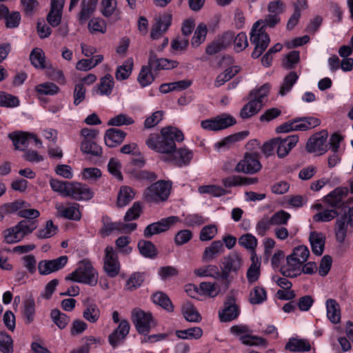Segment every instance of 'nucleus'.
Returning <instances> with one entry per match:
<instances>
[{"label":"nucleus","instance_id":"f257e3e1","mask_svg":"<svg viewBox=\"0 0 353 353\" xmlns=\"http://www.w3.org/2000/svg\"><path fill=\"white\" fill-rule=\"evenodd\" d=\"M184 135L180 130L168 126L161 129L160 134H150L145 140L146 145L151 150L162 154L170 156L176 150V143L182 142Z\"/></svg>","mask_w":353,"mask_h":353},{"label":"nucleus","instance_id":"f03ea898","mask_svg":"<svg viewBox=\"0 0 353 353\" xmlns=\"http://www.w3.org/2000/svg\"><path fill=\"white\" fill-rule=\"evenodd\" d=\"M65 279L94 286L97 283L98 274L90 261L83 260L79 263L78 268L66 276Z\"/></svg>","mask_w":353,"mask_h":353},{"label":"nucleus","instance_id":"7ed1b4c3","mask_svg":"<svg viewBox=\"0 0 353 353\" xmlns=\"http://www.w3.org/2000/svg\"><path fill=\"white\" fill-rule=\"evenodd\" d=\"M243 265V259L237 252H231L222 258L220 261L221 279L226 282L227 288L230 283L236 276Z\"/></svg>","mask_w":353,"mask_h":353},{"label":"nucleus","instance_id":"20e7f679","mask_svg":"<svg viewBox=\"0 0 353 353\" xmlns=\"http://www.w3.org/2000/svg\"><path fill=\"white\" fill-rule=\"evenodd\" d=\"M171 190V183L163 180L158 181L147 188L143 193L144 199L149 203H158L168 199Z\"/></svg>","mask_w":353,"mask_h":353},{"label":"nucleus","instance_id":"39448f33","mask_svg":"<svg viewBox=\"0 0 353 353\" xmlns=\"http://www.w3.org/2000/svg\"><path fill=\"white\" fill-rule=\"evenodd\" d=\"M260 21L255 22L250 32V41L254 45V49L252 52V57L259 58L268 48L270 39L265 32L264 27H259Z\"/></svg>","mask_w":353,"mask_h":353},{"label":"nucleus","instance_id":"423d86ee","mask_svg":"<svg viewBox=\"0 0 353 353\" xmlns=\"http://www.w3.org/2000/svg\"><path fill=\"white\" fill-rule=\"evenodd\" d=\"M34 225L26 221H19L16 225L6 229L3 233L4 241L8 244L17 243L34 231Z\"/></svg>","mask_w":353,"mask_h":353},{"label":"nucleus","instance_id":"0eeeda50","mask_svg":"<svg viewBox=\"0 0 353 353\" xmlns=\"http://www.w3.org/2000/svg\"><path fill=\"white\" fill-rule=\"evenodd\" d=\"M132 321L140 334L149 333L150 330L157 325L150 312H145L139 308L132 311Z\"/></svg>","mask_w":353,"mask_h":353},{"label":"nucleus","instance_id":"6e6552de","mask_svg":"<svg viewBox=\"0 0 353 353\" xmlns=\"http://www.w3.org/2000/svg\"><path fill=\"white\" fill-rule=\"evenodd\" d=\"M261 167L259 154L247 152L245 154L243 159L236 164L235 171L252 174L258 172Z\"/></svg>","mask_w":353,"mask_h":353},{"label":"nucleus","instance_id":"1a4fd4ad","mask_svg":"<svg viewBox=\"0 0 353 353\" xmlns=\"http://www.w3.org/2000/svg\"><path fill=\"white\" fill-rule=\"evenodd\" d=\"M236 123L235 118L228 114L216 116L214 119L205 120L201 122V127L208 130H221L234 125Z\"/></svg>","mask_w":353,"mask_h":353},{"label":"nucleus","instance_id":"9d476101","mask_svg":"<svg viewBox=\"0 0 353 353\" xmlns=\"http://www.w3.org/2000/svg\"><path fill=\"white\" fill-rule=\"evenodd\" d=\"M349 193L347 187H338L324 196L323 199L331 208H345L348 205L345 199Z\"/></svg>","mask_w":353,"mask_h":353},{"label":"nucleus","instance_id":"9b49d317","mask_svg":"<svg viewBox=\"0 0 353 353\" xmlns=\"http://www.w3.org/2000/svg\"><path fill=\"white\" fill-rule=\"evenodd\" d=\"M103 269L110 277H115L120 271V264L118 256L112 246L105 249Z\"/></svg>","mask_w":353,"mask_h":353},{"label":"nucleus","instance_id":"f8f14e48","mask_svg":"<svg viewBox=\"0 0 353 353\" xmlns=\"http://www.w3.org/2000/svg\"><path fill=\"white\" fill-rule=\"evenodd\" d=\"M179 221V218L176 216L163 219L158 222L148 225L143 231V235L145 238H150L154 234L167 231L170 228V225H174Z\"/></svg>","mask_w":353,"mask_h":353},{"label":"nucleus","instance_id":"ddd939ff","mask_svg":"<svg viewBox=\"0 0 353 353\" xmlns=\"http://www.w3.org/2000/svg\"><path fill=\"white\" fill-rule=\"evenodd\" d=\"M193 157L192 150L186 148H176L174 152L170 156L161 157V159L165 162L172 163L175 165L181 167L190 163Z\"/></svg>","mask_w":353,"mask_h":353},{"label":"nucleus","instance_id":"4468645a","mask_svg":"<svg viewBox=\"0 0 353 353\" xmlns=\"http://www.w3.org/2000/svg\"><path fill=\"white\" fill-rule=\"evenodd\" d=\"M67 256H61L52 260H43L38 263V270L41 275H48L62 269L68 263Z\"/></svg>","mask_w":353,"mask_h":353},{"label":"nucleus","instance_id":"2eb2a0df","mask_svg":"<svg viewBox=\"0 0 353 353\" xmlns=\"http://www.w3.org/2000/svg\"><path fill=\"white\" fill-rule=\"evenodd\" d=\"M239 308L236 304L235 298L232 295L227 297L223 307L219 312V319L221 322H229L236 319L239 315Z\"/></svg>","mask_w":353,"mask_h":353},{"label":"nucleus","instance_id":"dca6fc26","mask_svg":"<svg viewBox=\"0 0 353 353\" xmlns=\"http://www.w3.org/2000/svg\"><path fill=\"white\" fill-rule=\"evenodd\" d=\"M172 17L170 13H163L155 19L153 24L150 37L152 39H159L165 34L172 24Z\"/></svg>","mask_w":353,"mask_h":353},{"label":"nucleus","instance_id":"f3484780","mask_svg":"<svg viewBox=\"0 0 353 353\" xmlns=\"http://www.w3.org/2000/svg\"><path fill=\"white\" fill-rule=\"evenodd\" d=\"M292 131H307L319 126L321 121L313 117H296L288 121Z\"/></svg>","mask_w":353,"mask_h":353},{"label":"nucleus","instance_id":"a211bd4d","mask_svg":"<svg viewBox=\"0 0 353 353\" xmlns=\"http://www.w3.org/2000/svg\"><path fill=\"white\" fill-rule=\"evenodd\" d=\"M68 185V196L78 201L90 200L92 198L93 192L87 185L79 182H70Z\"/></svg>","mask_w":353,"mask_h":353},{"label":"nucleus","instance_id":"6ab92c4d","mask_svg":"<svg viewBox=\"0 0 353 353\" xmlns=\"http://www.w3.org/2000/svg\"><path fill=\"white\" fill-rule=\"evenodd\" d=\"M327 134L324 132L316 134L311 137L306 144V150L308 152H316L319 155L324 154L327 151L325 145Z\"/></svg>","mask_w":353,"mask_h":353},{"label":"nucleus","instance_id":"aec40b11","mask_svg":"<svg viewBox=\"0 0 353 353\" xmlns=\"http://www.w3.org/2000/svg\"><path fill=\"white\" fill-rule=\"evenodd\" d=\"M130 329V325L129 322L125 319L121 320L117 328L108 336V341L111 346L116 347L123 343L128 334Z\"/></svg>","mask_w":353,"mask_h":353},{"label":"nucleus","instance_id":"412c9836","mask_svg":"<svg viewBox=\"0 0 353 353\" xmlns=\"http://www.w3.org/2000/svg\"><path fill=\"white\" fill-rule=\"evenodd\" d=\"M299 141L298 135L288 136L285 139L275 138L276 153L279 158H283L288 154L290 150Z\"/></svg>","mask_w":353,"mask_h":353},{"label":"nucleus","instance_id":"4be33fe9","mask_svg":"<svg viewBox=\"0 0 353 353\" xmlns=\"http://www.w3.org/2000/svg\"><path fill=\"white\" fill-rule=\"evenodd\" d=\"M304 263L295 257L289 255L286 258V264L281 267V272L285 277H296L301 274L302 265Z\"/></svg>","mask_w":353,"mask_h":353},{"label":"nucleus","instance_id":"5701e85b","mask_svg":"<svg viewBox=\"0 0 353 353\" xmlns=\"http://www.w3.org/2000/svg\"><path fill=\"white\" fill-rule=\"evenodd\" d=\"M126 133L117 128H110L104 135L105 145L109 148H114L120 145L124 140Z\"/></svg>","mask_w":353,"mask_h":353},{"label":"nucleus","instance_id":"b1692460","mask_svg":"<svg viewBox=\"0 0 353 353\" xmlns=\"http://www.w3.org/2000/svg\"><path fill=\"white\" fill-rule=\"evenodd\" d=\"M55 208L61 217L74 221L81 219V212L77 203L65 207L62 203H58L55 205Z\"/></svg>","mask_w":353,"mask_h":353},{"label":"nucleus","instance_id":"393cba45","mask_svg":"<svg viewBox=\"0 0 353 353\" xmlns=\"http://www.w3.org/2000/svg\"><path fill=\"white\" fill-rule=\"evenodd\" d=\"M224 247L222 241H214L210 245L206 247L202 255V260L205 262H209L214 260L217 256L223 254Z\"/></svg>","mask_w":353,"mask_h":353},{"label":"nucleus","instance_id":"a878e982","mask_svg":"<svg viewBox=\"0 0 353 353\" xmlns=\"http://www.w3.org/2000/svg\"><path fill=\"white\" fill-rule=\"evenodd\" d=\"M252 263L247 270L246 277L250 284L256 282L261 275V261L256 253H252Z\"/></svg>","mask_w":353,"mask_h":353},{"label":"nucleus","instance_id":"bb28decb","mask_svg":"<svg viewBox=\"0 0 353 353\" xmlns=\"http://www.w3.org/2000/svg\"><path fill=\"white\" fill-rule=\"evenodd\" d=\"M8 137L12 141L16 150L25 151L30 142V133L24 132H16L10 133Z\"/></svg>","mask_w":353,"mask_h":353},{"label":"nucleus","instance_id":"cd10ccee","mask_svg":"<svg viewBox=\"0 0 353 353\" xmlns=\"http://www.w3.org/2000/svg\"><path fill=\"white\" fill-rule=\"evenodd\" d=\"M327 317L334 324L341 321V307L335 299H328L325 302Z\"/></svg>","mask_w":353,"mask_h":353},{"label":"nucleus","instance_id":"c85d7f7f","mask_svg":"<svg viewBox=\"0 0 353 353\" xmlns=\"http://www.w3.org/2000/svg\"><path fill=\"white\" fill-rule=\"evenodd\" d=\"M348 225H350L347 214H345L336 221L334 232L336 239L339 243H343L347 236Z\"/></svg>","mask_w":353,"mask_h":353},{"label":"nucleus","instance_id":"c756f323","mask_svg":"<svg viewBox=\"0 0 353 353\" xmlns=\"http://www.w3.org/2000/svg\"><path fill=\"white\" fill-rule=\"evenodd\" d=\"M98 0H82L81 12L79 14V21L84 23L96 10Z\"/></svg>","mask_w":353,"mask_h":353},{"label":"nucleus","instance_id":"7c9ffc66","mask_svg":"<svg viewBox=\"0 0 353 353\" xmlns=\"http://www.w3.org/2000/svg\"><path fill=\"white\" fill-rule=\"evenodd\" d=\"M310 242L312 252L317 256H321L324 250V236L321 233L312 232L310 235Z\"/></svg>","mask_w":353,"mask_h":353},{"label":"nucleus","instance_id":"2f4dec72","mask_svg":"<svg viewBox=\"0 0 353 353\" xmlns=\"http://www.w3.org/2000/svg\"><path fill=\"white\" fill-rule=\"evenodd\" d=\"M262 107L263 103L260 100L253 98L242 108L240 112V116L243 119H248L258 113Z\"/></svg>","mask_w":353,"mask_h":353},{"label":"nucleus","instance_id":"473e14b6","mask_svg":"<svg viewBox=\"0 0 353 353\" xmlns=\"http://www.w3.org/2000/svg\"><path fill=\"white\" fill-rule=\"evenodd\" d=\"M194 274L200 277H212L214 279H221V273L219 268L215 265H203L194 270Z\"/></svg>","mask_w":353,"mask_h":353},{"label":"nucleus","instance_id":"72a5a7b5","mask_svg":"<svg viewBox=\"0 0 353 353\" xmlns=\"http://www.w3.org/2000/svg\"><path fill=\"white\" fill-rule=\"evenodd\" d=\"M19 217L23 218L21 221L30 223L34 225V230L38 227V221L37 219L40 216V212L36 209L21 208L17 213Z\"/></svg>","mask_w":353,"mask_h":353},{"label":"nucleus","instance_id":"f704fd0d","mask_svg":"<svg viewBox=\"0 0 353 353\" xmlns=\"http://www.w3.org/2000/svg\"><path fill=\"white\" fill-rule=\"evenodd\" d=\"M285 348L291 352H305L310 351L311 345L305 339H290Z\"/></svg>","mask_w":353,"mask_h":353},{"label":"nucleus","instance_id":"c9c22d12","mask_svg":"<svg viewBox=\"0 0 353 353\" xmlns=\"http://www.w3.org/2000/svg\"><path fill=\"white\" fill-rule=\"evenodd\" d=\"M248 134V132L246 131L240 132L238 133H235L231 135H229L225 137L221 141H219L215 143L214 146L217 149H220L221 148H228L233 143L239 141L246 137Z\"/></svg>","mask_w":353,"mask_h":353},{"label":"nucleus","instance_id":"e433bc0d","mask_svg":"<svg viewBox=\"0 0 353 353\" xmlns=\"http://www.w3.org/2000/svg\"><path fill=\"white\" fill-rule=\"evenodd\" d=\"M134 197L133 189L129 186H122L117 196V204L122 208L127 205Z\"/></svg>","mask_w":353,"mask_h":353},{"label":"nucleus","instance_id":"4c0bfd02","mask_svg":"<svg viewBox=\"0 0 353 353\" xmlns=\"http://www.w3.org/2000/svg\"><path fill=\"white\" fill-rule=\"evenodd\" d=\"M137 246L140 254L144 257L154 259L157 255V250L151 241L140 240Z\"/></svg>","mask_w":353,"mask_h":353},{"label":"nucleus","instance_id":"58836bf2","mask_svg":"<svg viewBox=\"0 0 353 353\" xmlns=\"http://www.w3.org/2000/svg\"><path fill=\"white\" fill-rule=\"evenodd\" d=\"M30 60L32 64L39 69L48 68V64L46 63V57L41 49L34 48L30 54Z\"/></svg>","mask_w":353,"mask_h":353},{"label":"nucleus","instance_id":"ea45409f","mask_svg":"<svg viewBox=\"0 0 353 353\" xmlns=\"http://www.w3.org/2000/svg\"><path fill=\"white\" fill-rule=\"evenodd\" d=\"M103 227L100 230V234L103 237L109 236L114 231H119L121 222H112L108 216L102 217Z\"/></svg>","mask_w":353,"mask_h":353},{"label":"nucleus","instance_id":"a19ab883","mask_svg":"<svg viewBox=\"0 0 353 353\" xmlns=\"http://www.w3.org/2000/svg\"><path fill=\"white\" fill-rule=\"evenodd\" d=\"M81 150L85 154L99 157L102 154V148L93 140H83Z\"/></svg>","mask_w":353,"mask_h":353},{"label":"nucleus","instance_id":"79ce46f5","mask_svg":"<svg viewBox=\"0 0 353 353\" xmlns=\"http://www.w3.org/2000/svg\"><path fill=\"white\" fill-rule=\"evenodd\" d=\"M184 318L190 322H199L201 316L194 306L190 303H185L182 307Z\"/></svg>","mask_w":353,"mask_h":353},{"label":"nucleus","instance_id":"37998d69","mask_svg":"<svg viewBox=\"0 0 353 353\" xmlns=\"http://www.w3.org/2000/svg\"><path fill=\"white\" fill-rule=\"evenodd\" d=\"M240 71V67L234 65L227 68L224 72L219 74L214 82L216 87H219L223 85L226 81L230 80Z\"/></svg>","mask_w":353,"mask_h":353},{"label":"nucleus","instance_id":"c03bdc74","mask_svg":"<svg viewBox=\"0 0 353 353\" xmlns=\"http://www.w3.org/2000/svg\"><path fill=\"white\" fill-rule=\"evenodd\" d=\"M133 59H128L123 65L119 66L115 73V77L117 80H125L128 79L133 68Z\"/></svg>","mask_w":353,"mask_h":353},{"label":"nucleus","instance_id":"a18cd8bd","mask_svg":"<svg viewBox=\"0 0 353 353\" xmlns=\"http://www.w3.org/2000/svg\"><path fill=\"white\" fill-rule=\"evenodd\" d=\"M23 312L26 323L30 324L33 322L35 314V303L32 296L24 301Z\"/></svg>","mask_w":353,"mask_h":353},{"label":"nucleus","instance_id":"49530a36","mask_svg":"<svg viewBox=\"0 0 353 353\" xmlns=\"http://www.w3.org/2000/svg\"><path fill=\"white\" fill-rule=\"evenodd\" d=\"M203 330L201 327H193L183 330L176 331L178 338L182 339H198L202 336Z\"/></svg>","mask_w":353,"mask_h":353},{"label":"nucleus","instance_id":"de8ad7c7","mask_svg":"<svg viewBox=\"0 0 353 353\" xmlns=\"http://www.w3.org/2000/svg\"><path fill=\"white\" fill-rule=\"evenodd\" d=\"M266 299L267 292L262 287L256 286L250 292L249 301L251 304H261Z\"/></svg>","mask_w":353,"mask_h":353},{"label":"nucleus","instance_id":"09e8293b","mask_svg":"<svg viewBox=\"0 0 353 353\" xmlns=\"http://www.w3.org/2000/svg\"><path fill=\"white\" fill-rule=\"evenodd\" d=\"M208 32L207 26L204 23L198 25L192 39L191 44L194 47H198L205 40Z\"/></svg>","mask_w":353,"mask_h":353},{"label":"nucleus","instance_id":"8fccbe9b","mask_svg":"<svg viewBox=\"0 0 353 353\" xmlns=\"http://www.w3.org/2000/svg\"><path fill=\"white\" fill-rule=\"evenodd\" d=\"M152 301L154 303L160 305L168 312L173 311V305L170 298L163 292H157L152 296Z\"/></svg>","mask_w":353,"mask_h":353},{"label":"nucleus","instance_id":"3c124183","mask_svg":"<svg viewBox=\"0 0 353 353\" xmlns=\"http://www.w3.org/2000/svg\"><path fill=\"white\" fill-rule=\"evenodd\" d=\"M299 76L295 72H290L283 80V83L281 85L279 94L284 96L289 92L294 83L296 82Z\"/></svg>","mask_w":353,"mask_h":353},{"label":"nucleus","instance_id":"603ef678","mask_svg":"<svg viewBox=\"0 0 353 353\" xmlns=\"http://www.w3.org/2000/svg\"><path fill=\"white\" fill-rule=\"evenodd\" d=\"M35 90L40 95H54L59 92L60 89L53 83L46 82L37 85Z\"/></svg>","mask_w":353,"mask_h":353},{"label":"nucleus","instance_id":"864d4df0","mask_svg":"<svg viewBox=\"0 0 353 353\" xmlns=\"http://www.w3.org/2000/svg\"><path fill=\"white\" fill-rule=\"evenodd\" d=\"M50 316L52 321L60 329L65 328L70 322V317L57 309L51 311Z\"/></svg>","mask_w":353,"mask_h":353},{"label":"nucleus","instance_id":"5fc2aeb1","mask_svg":"<svg viewBox=\"0 0 353 353\" xmlns=\"http://www.w3.org/2000/svg\"><path fill=\"white\" fill-rule=\"evenodd\" d=\"M83 316L90 323H96L100 316L99 309L96 304H89L83 312Z\"/></svg>","mask_w":353,"mask_h":353},{"label":"nucleus","instance_id":"6e6d98bb","mask_svg":"<svg viewBox=\"0 0 353 353\" xmlns=\"http://www.w3.org/2000/svg\"><path fill=\"white\" fill-rule=\"evenodd\" d=\"M113 86V78L111 74H108L101 79L98 89L101 94L109 95L112 92Z\"/></svg>","mask_w":353,"mask_h":353},{"label":"nucleus","instance_id":"4d7b16f0","mask_svg":"<svg viewBox=\"0 0 353 353\" xmlns=\"http://www.w3.org/2000/svg\"><path fill=\"white\" fill-rule=\"evenodd\" d=\"M0 351L2 353H13V340L6 332H0Z\"/></svg>","mask_w":353,"mask_h":353},{"label":"nucleus","instance_id":"13d9d810","mask_svg":"<svg viewBox=\"0 0 353 353\" xmlns=\"http://www.w3.org/2000/svg\"><path fill=\"white\" fill-rule=\"evenodd\" d=\"M138 81L142 87H145L154 81V77L152 70L147 65L142 66L138 76Z\"/></svg>","mask_w":353,"mask_h":353},{"label":"nucleus","instance_id":"bf43d9fd","mask_svg":"<svg viewBox=\"0 0 353 353\" xmlns=\"http://www.w3.org/2000/svg\"><path fill=\"white\" fill-rule=\"evenodd\" d=\"M240 245L255 253V249L257 246V239L251 234H245L239 239Z\"/></svg>","mask_w":353,"mask_h":353},{"label":"nucleus","instance_id":"052dcab7","mask_svg":"<svg viewBox=\"0 0 353 353\" xmlns=\"http://www.w3.org/2000/svg\"><path fill=\"white\" fill-rule=\"evenodd\" d=\"M339 216V212L335 209H327L320 212L313 216L316 222H328Z\"/></svg>","mask_w":353,"mask_h":353},{"label":"nucleus","instance_id":"680f3d73","mask_svg":"<svg viewBox=\"0 0 353 353\" xmlns=\"http://www.w3.org/2000/svg\"><path fill=\"white\" fill-rule=\"evenodd\" d=\"M58 228L54 225L52 220H48L46 226L43 229H40L37 232V236L39 239H48L54 236L57 232Z\"/></svg>","mask_w":353,"mask_h":353},{"label":"nucleus","instance_id":"e2e57ef3","mask_svg":"<svg viewBox=\"0 0 353 353\" xmlns=\"http://www.w3.org/2000/svg\"><path fill=\"white\" fill-rule=\"evenodd\" d=\"M69 181H61L58 179H51L50 180V185L53 191L59 193L63 196H68V191L69 188Z\"/></svg>","mask_w":353,"mask_h":353},{"label":"nucleus","instance_id":"0e129e2a","mask_svg":"<svg viewBox=\"0 0 353 353\" xmlns=\"http://www.w3.org/2000/svg\"><path fill=\"white\" fill-rule=\"evenodd\" d=\"M143 280L144 279L142 274L135 272L126 281L125 289L126 290L133 291L142 285Z\"/></svg>","mask_w":353,"mask_h":353},{"label":"nucleus","instance_id":"69168bd1","mask_svg":"<svg viewBox=\"0 0 353 353\" xmlns=\"http://www.w3.org/2000/svg\"><path fill=\"white\" fill-rule=\"evenodd\" d=\"M198 191L201 194H210L214 196H221L227 194V191L220 186L208 185L200 186Z\"/></svg>","mask_w":353,"mask_h":353},{"label":"nucleus","instance_id":"338daca9","mask_svg":"<svg viewBox=\"0 0 353 353\" xmlns=\"http://www.w3.org/2000/svg\"><path fill=\"white\" fill-rule=\"evenodd\" d=\"M134 123L133 119L126 114H120L110 119L108 125L111 126H121L123 125H131Z\"/></svg>","mask_w":353,"mask_h":353},{"label":"nucleus","instance_id":"774afa93","mask_svg":"<svg viewBox=\"0 0 353 353\" xmlns=\"http://www.w3.org/2000/svg\"><path fill=\"white\" fill-rule=\"evenodd\" d=\"M121 169L120 161L114 158H111L108 164V172L120 181L123 180Z\"/></svg>","mask_w":353,"mask_h":353}]
</instances>
